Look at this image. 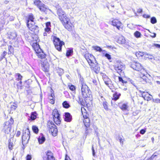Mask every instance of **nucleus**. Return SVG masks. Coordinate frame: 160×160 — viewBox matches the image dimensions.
I'll return each mask as SVG.
<instances>
[{
	"label": "nucleus",
	"mask_w": 160,
	"mask_h": 160,
	"mask_svg": "<svg viewBox=\"0 0 160 160\" xmlns=\"http://www.w3.org/2000/svg\"><path fill=\"white\" fill-rule=\"evenodd\" d=\"M136 55L137 57H139L142 56V53L141 52H140L139 53L138 52H136Z\"/></svg>",
	"instance_id": "3c124183"
},
{
	"label": "nucleus",
	"mask_w": 160,
	"mask_h": 160,
	"mask_svg": "<svg viewBox=\"0 0 160 160\" xmlns=\"http://www.w3.org/2000/svg\"><path fill=\"white\" fill-rule=\"evenodd\" d=\"M53 42L56 49L58 51H61L62 45L64 44V42L61 41L59 38L54 36L53 37Z\"/></svg>",
	"instance_id": "423d86ee"
},
{
	"label": "nucleus",
	"mask_w": 160,
	"mask_h": 160,
	"mask_svg": "<svg viewBox=\"0 0 160 160\" xmlns=\"http://www.w3.org/2000/svg\"><path fill=\"white\" fill-rule=\"evenodd\" d=\"M81 91L82 97L83 98H86L89 96L90 94V92L88 88L86 83L83 81H81Z\"/></svg>",
	"instance_id": "f03ea898"
},
{
	"label": "nucleus",
	"mask_w": 160,
	"mask_h": 160,
	"mask_svg": "<svg viewBox=\"0 0 160 160\" xmlns=\"http://www.w3.org/2000/svg\"><path fill=\"white\" fill-rule=\"evenodd\" d=\"M58 72L60 76H61L64 73L63 70L61 68H59Z\"/></svg>",
	"instance_id": "37998d69"
},
{
	"label": "nucleus",
	"mask_w": 160,
	"mask_h": 160,
	"mask_svg": "<svg viewBox=\"0 0 160 160\" xmlns=\"http://www.w3.org/2000/svg\"><path fill=\"white\" fill-rule=\"evenodd\" d=\"M139 92L140 93L142 97L145 100H149L152 98V96L148 92L143 91L139 90Z\"/></svg>",
	"instance_id": "9d476101"
},
{
	"label": "nucleus",
	"mask_w": 160,
	"mask_h": 160,
	"mask_svg": "<svg viewBox=\"0 0 160 160\" xmlns=\"http://www.w3.org/2000/svg\"><path fill=\"white\" fill-rule=\"evenodd\" d=\"M85 58L90 65H92L91 64H94L95 59L93 55L88 53H86L85 55Z\"/></svg>",
	"instance_id": "1a4fd4ad"
},
{
	"label": "nucleus",
	"mask_w": 160,
	"mask_h": 160,
	"mask_svg": "<svg viewBox=\"0 0 160 160\" xmlns=\"http://www.w3.org/2000/svg\"><path fill=\"white\" fill-rule=\"evenodd\" d=\"M54 91L53 90L51 89V93L50 95L48 96V98L49 100L55 98L54 94L53 93Z\"/></svg>",
	"instance_id": "a878e982"
},
{
	"label": "nucleus",
	"mask_w": 160,
	"mask_h": 160,
	"mask_svg": "<svg viewBox=\"0 0 160 160\" xmlns=\"http://www.w3.org/2000/svg\"><path fill=\"white\" fill-rule=\"evenodd\" d=\"M50 22H47L46 24V28H50Z\"/></svg>",
	"instance_id": "6e6d98bb"
},
{
	"label": "nucleus",
	"mask_w": 160,
	"mask_h": 160,
	"mask_svg": "<svg viewBox=\"0 0 160 160\" xmlns=\"http://www.w3.org/2000/svg\"><path fill=\"white\" fill-rule=\"evenodd\" d=\"M46 54L41 49V64L42 66V69L45 72H48L49 69V64L47 59L45 58Z\"/></svg>",
	"instance_id": "f257e3e1"
},
{
	"label": "nucleus",
	"mask_w": 160,
	"mask_h": 160,
	"mask_svg": "<svg viewBox=\"0 0 160 160\" xmlns=\"http://www.w3.org/2000/svg\"><path fill=\"white\" fill-rule=\"evenodd\" d=\"M140 76L141 78L143 79V80L144 81V82H147V80L148 79V78L145 76L144 74H140Z\"/></svg>",
	"instance_id": "c756f323"
},
{
	"label": "nucleus",
	"mask_w": 160,
	"mask_h": 160,
	"mask_svg": "<svg viewBox=\"0 0 160 160\" xmlns=\"http://www.w3.org/2000/svg\"><path fill=\"white\" fill-rule=\"evenodd\" d=\"M34 18L33 17V15L32 14H30L28 17V20L27 22H28L30 21H34L33 19Z\"/></svg>",
	"instance_id": "72a5a7b5"
},
{
	"label": "nucleus",
	"mask_w": 160,
	"mask_h": 160,
	"mask_svg": "<svg viewBox=\"0 0 160 160\" xmlns=\"http://www.w3.org/2000/svg\"><path fill=\"white\" fill-rule=\"evenodd\" d=\"M73 52V51L72 50H70L67 51L66 53V56L68 57H69L71 55V54Z\"/></svg>",
	"instance_id": "ea45409f"
},
{
	"label": "nucleus",
	"mask_w": 160,
	"mask_h": 160,
	"mask_svg": "<svg viewBox=\"0 0 160 160\" xmlns=\"http://www.w3.org/2000/svg\"><path fill=\"white\" fill-rule=\"evenodd\" d=\"M154 46H155L157 48H160V45H159L158 44H154Z\"/></svg>",
	"instance_id": "680f3d73"
},
{
	"label": "nucleus",
	"mask_w": 160,
	"mask_h": 160,
	"mask_svg": "<svg viewBox=\"0 0 160 160\" xmlns=\"http://www.w3.org/2000/svg\"><path fill=\"white\" fill-rule=\"evenodd\" d=\"M151 22L152 24H155L157 22V20L154 17L152 18L151 19Z\"/></svg>",
	"instance_id": "58836bf2"
},
{
	"label": "nucleus",
	"mask_w": 160,
	"mask_h": 160,
	"mask_svg": "<svg viewBox=\"0 0 160 160\" xmlns=\"http://www.w3.org/2000/svg\"><path fill=\"white\" fill-rule=\"evenodd\" d=\"M52 115L54 122L57 125L60 124L61 122L60 114L57 109L53 110Z\"/></svg>",
	"instance_id": "0eeeda50"
},
{
	"label": "nucleus",
	"mask_w": 160,
	"mask_h": 160,
	"mask_svg": "<svg viewBox=\"0 0 160 160\" xmlns=\"http://www.w3.org/2000/svg\"><path fill=\"white\" fill-rule=\"evenodd\" d=\"M17 76L18 77V80H21L22 78V76L21 75L19 74V73H17Z\"/></svg>",
	"instance_id": "864d4df0"
},
{
	"label": "nucleus",
	"mask_w": 160,
	"mask_h": 160,
	"mask_svg": "<svg viewBox=\"0 0 160 160\" xmlns=\"http://www.w3.org/2000/svg\"><path fill=\"white\" fill-rule=\"evenodd\" d=\"M68 87L69 88V89L72 91H73L75 89V86L73 85H68Z\"/></svg>",
	"instance_id": "c03bdc74"
},
{
	"label": "nucleus",
	"mask_w": 160,
	"mask_h": 160,
	"mask_svg": "<svg viewBox=\"0 0 160 160\" xmlns=\"http://www.w3.org/2000/svg\"><path fill=\"white\" fill-rule=\"evenodd\" d=\"M13 120L11 118L9 120L5 123L3 130L6 134H10L12 128V125L13 123Z\"/></svg>",
	"instance_id": "20e7f679"
},
{
	"label": "nucleus",
	"mask_w": 160,
	"mask_h": 160,
	"mask_svg": "<svg viewBox=\"0 0 160 160\" xmlns=\"http://www.w3.org/2000/svg\"><path fill=\"white\" fill-rule=\"evenodd\" d=\"M47 127L49 132H51L53 136L55 137L57 135L58 130L56 125L52 121H49L48 122Z\"/></svg>",
	"instance_id": "7ed1b4c3"
},
{
	"label": "nucleus",
	"mask_w": 160,
	"mask_h": 160,
	"mask_svg": "<svg viewBox=\"0 0 160 160\" xmlns=\"http://www.w3.org/2000/svg\"><path fill=\"white\" fill-rule=\"evenodd\" d=\"M7 53V52H6L5 51H4L3 52V55H2V56L1 57V58H2V59L4 58V57L6 55V54Z\"/></svg>",
	"instance_id": "13d9d810"
},
{
	"label": "nucleus",
	"mask_w": 160,
	"mask_h": 160,
	"mask_svg": "<svg viewBox=\"0 0 160 160\" xmlns=\"http://www.w3.org/2000/svg\"><path fill=\"white\" fill-rule=\"evenodd\" d=\"M129 82L134 86L136 87V86H135V83H134V81H132V80H129Z\"/></svg>",
	"instance_id": "bf43d9fd"
},
{
	"label": "nucleus",
	"mask_w": 160,
	"mask_h": 160,
	"mask_svg": "<svg viewBox=\"0 0 160 160\" xmlns=\"http://www.w3.org/2000/svg\"><path fill=\"white\" fill-rule=\"evenodd\" d=\"M114 68L118 73L121 72L125 68V65L121 62H117L115 65Z\"/></svg>",
	"instance_id": "6e6552de"
},
{
	"label": "nucleus",
	"mask_w": 160,
	"mask_h": 160,
	"mask_svg": "<svg viewBox=\"0 0 160 160\" xmlns=\"http://www.w3.org/2000/svg\"><path fill=\"white\" fill-rule=\"evenodd\" d=\"M118 79L119 81L120 82H121L123 84H126L127 83V81L123 80L122 77H119Z\"/></svg>",
	"instance_id": "79ce46f5"
},
{
	"label": "nucleus",
	"mask_w": 160,
	"mask_h": 160,
	"mask_svg": "<svg viewBox=\"0 0 160 160\" xmlns=\"http://www.w3.org/2000/svg\"><path fill=\"white\" fill-rule=\"evenodd\" d=\"M51 28H45V31L46 32H47L50 33L49 32H50Z\"/></svg>",
	"instance_id": "09e8293b"
},
{
	"label": "nucleus",
	"mask_w": 160,
	"mask_h": 160,
	"mask_svg": "<svg viewBox=\"0 0 160 160\" xmlns=\"http://www.w3.org/2000/svg\"><path fill=\"white\" fill-rule=\"evenodd\" d=\"M32 159V156L30 155H28L26 157V160H31Z\"/></svg>",
	"instance_id": "8fccbe9b"
},
{
	"label": "nucleus",
	"mask_w": 160,
	"mask_h": 160,
	"mask_svg": "<svg viewBox=\"0 0 160 160\" xmlns=\"http://www.w3.org/2000/svg\"><path fill=\"white\" fill-rule=\"evenodd\" d=\"M68 20V22H65V23H62L65 28L69 31H71L73 28V26L72 24Z\"/></svg>",
	"instance_id": "f3484780"
},
{
	"label": "nucleus",
	"mask_w": 160,
	"mask_h": 160,
	"mask_svg": "<svg viewBox=\"0 0 160 160\" xmlns=\"http://www.w3.org/2000/svg\"><path fill=\"white\" fill-rule=\"evenodd\" d=\"M9 54L12 53L13 52V48L11 46L8 47Z\"/></svg>",
	"instance_id": "a19ab883"
},
{
	"label": "nucleus",
	"mask_w": 160,
	"mask_h": 160,
	"mask_svg": "<svg viewBox=\"0 0 160 160\" xmlns=\"http://www.w3.org/2000/svg\"><path fill=\"white\" fill-rule=\"evenodd\" d=\"M131 67L133 69L139 71L142 69V67L140 63L136 62H132L131 65Z\"/></svg>",
	"instance_id": "4468645a"
},
{
	"label": "nucleus",
	"mask_w": 160,
	"mask_h": 160,
	"mask_svg": "<svg viewBox=\"0 0 160 160\" xmlns=\"http://www.w3.org/2000/svg\"><path fill=\"white\" fill-rule=\"evenodd\" d=\"M154 102H157V103H158V102L160 103V99H156L155 100Z\"/></svg>",
	"instance_id": "69168bd1"
},
{
	"label": "nucleus",
	"mask_w": 160,
	"mask_h": 160,
	"mask_svg": "<svg viewBox=\"0 0 160 160\" xmlns=\"http://www.w3.org/2000/svg\"><path fill=\"white\" fill-rule=\"evenodd\" d=\"M62 23H65V22H68V20H69V19L66 16V14H63L62 16V19H59Z\"/></svg>",
	"instance_id": "412c9836"
},
{
	"label": "nucleus",
	"mask_w": 160,
	"mask_h": 160,
	"mask_svg": "<svg viewBox=\"0 0 160 160\" xmlns=\"http://www.w3.org/2000/svg\"><path fill=\"white\" fill-rule=\"evenodd\" d=\"M13 144L12 142H10L8 145L9 148L10 150H12L13 148Z\"/></svg>",
	"instance_id": "de8ad7c7"
},
{
	"label": "nucleus",
	"mask_w": 160,
	"mask_h": 160,
	"mask_svg": "<svg viewBox=\"0 0 160 160\" xmlns=\"http://www.w3.org/2000/svg\"><path fill=\"white\" fill-rule=\"evenodd\" d=\"M92 65H90L91 68H93V70L97 73H98L100 70V68L98 65L94 67V65L92 64Z\"/></svg>",
	"instance_id": "4be33fe9"
},
{
	"label": "nucleus",
	"mask_w": 160,
	"mask_h": 160,
	"mask_svg": "<svg viewBox=\"0 0 160 160\" xmlns=\"http://www.w3.org/2000/svg\"><path fill=\"white\" fill-rule=\"evenodd\" d=\"M93 48L96 51H99V52H101L102 51V49L98 46H93Z\"/></svg>",
	"instance_id": "c9c22d12"
},
{
	"label": "nucleus",
	"mask_w": 160,
	"mask_h": 160,
	"mask_svg": "<svg viewBox=\"0 0 160 160\" xmlns=\"http://www.w3.org/2000/svg\"><path fill=\"white\" fill-rule=\"evenodd\" d=\"M45 140L46 138L44 135L41 133V144L43 143Z\"/></svg>",
	"instance_id": "cd10ccee"
},
{
	"label": "nucleus",
	"mask_w": 160,
	"mask_h": 160,
	"mask_svg": "<svg viewBox=\"0 0 160 160\" xmlns=\"http://www.w3.org/2000/svg\"><path fill=\"white\" fill-rule=\"evenodd\" d=\"M56 8L57 10V14L58 15L59 18V19H61L62 16L63 14H65V13L58 5L56 7Z\"/></svg>",
	"instance_id": "2eb2a0df"
},
{
	"label": "nucleus",
	"mask_w": 160,
	"mask_h": 160,
	"mask_svg": "<svg viewBox=\"0 0 160 160\" xmlns=\"http://www.w3.org/2000/svg\"><path fill=\"white\" fill-rule=\"evenodd\" d=\"M84 119L83 120V122L84 123L85 126L86 128H88L90 125V120L89 118L86 116H83Z\"/></svg>",
	"instance_id": "a211bd4d"
},
{
	"label": "nucleus",
	"mask_w": 160,
	"mask_h": 160,
	"mask_svg": "<svg viewBox=\"0 0 160 160\" xmlns=\"http://www.w3.org/2000/svg\"><path fill=\"white\" fill-rule=\"evenodd\" d=\"M43 160H54L52 153L50 151L45 152V154L42 157Z\"/></svg>",
	"instance_id": "f8f14e48"
},
{
	"label": "nucleus",
	"mask_w": 160,
	"mask_h": 160,
	"mask_svg": "<svg viewBox=\"0 0 160 160\" xmlns=\"http://www.w3.org/2000/svg\"><path fill=\"white\" fill-rule=\"evenodd\" d=\"M72 120V116L69 112H65V113L64 120L67 122H70Z\"/></svg>",
	"instance_id": "aec40b11"
},
{
	"label": "nucleus",
	"mask_w": 160,
	"mask_h": 160,
	"mask_svg": "<svg viewBox=\"0 0 160 160\" xmlns=\"http://www.w3.org/2000/svg\"><path fill=\"white\" fill-rule=\"evenodd\" d=\"M32 47L35 51L36 53L37 54V56H38V57H39L40 56V55L39 54L40 53V47L39 44H37V43H33V44Z\"/></svg>",
	"instance_id": "dca6fc26"
},
{
	"label": "nucleus",
	"mask_w": 160,
	"mask_h": 160,
	"mask_svg": "<svg viewBox=\"0 0 160 160\" xmlns=\"http://www.w3.org/2000/svg\"><path fill=\"white\" fill-rule=\"evenodd\" d=\"M62 105L65 108H68L70 107V105L67 101H64L62 103Z\"/></svg>",
	"instance_id": "bb28decb"
},
{
	"label": "nucleus",
	"mask_w": 160,
	"mask_h": 160,
	"mask_svg": "<svg viewBox=\"0 0 160 160\" xmlns=\"http://www.w3.org/2000/svg\"><path fill=\"white\" fill-rule=\"evenodd\" d=\"M34 4L35 5L40 9V0H35L34 1Z\"/></svg>",
	"instance_id": "2f4dec72"
},
{
	"label": "nucleus",
	"mask_w": 160,
	"mask_h": 160,
	"mask_svg": "<svg viewBox=\"0 0 160 160\" xmlns=\"http://www.w3.org/2000/svg\"><path fill=\"white\" fill-rule=\"evenodd\" d=\"M140 76L141 78L143 79V80L144 81V82H147V80L148 79V78L145 76L144 74H140Z\"/></svg>",
	"instance_id": "7c9ffc66"
},
{
	"label": "nucleus",
	"mask_w": 160,
	"mask_h": 160,
	"mask_svg": "<svg viewBox=\"0 0 160 160\" xmlns=\"http://www.w3.org/2000/svg\"><path fill=\"white\" fill-rule=\"evenodd\" d=\"M118 42L120 44H124L125 42V40L123 37L121 36L118 38Z\"/></svg>",
	"instance_id": "5701e85b"
},
{
	"label": "nucleus",
	"mask_w": 160,
	"mask_h": 160,
	"mask_svg": "<svg viewBox=\"0 0 160 160\" xmlns=\"http://www.w3.org/2000/svg\"><path fill=\"white\" fill-rule=\"evenodd\" d=\"M110 23L113 26L115 27L118 30H120L122 25V23L117 19H111L109 21Z\"/></svg>",
	"instance_id": "9b49d317"
},
{
	"label": "nucleus",
	"mask_w": 160,
	"mask_h": 160,
	"mask_svg": "<svg viewBox=\"0 0 160 160\" xmlns=\"http://www.w3.org/2000/svg\"><path fill=\"white\" fill-rule=\"evenodd\" d=\"M120 108L122 110H127L128 108V106L126 104H123L120 107Z\"/></svg>",
	"instance_id": "393cba45"
},
{
	"label": "nucleus",
	"mask_w": 160,
	"mask_h": 160,
	"mask_svg": "<svg viewBox=\"0 0 160 160\" xmlns=\"http://www.w3.org/2000/svg\"><path fill=\"white\" fill-rule=\"evenodd\" d=\"M121 94L120 93H118L117 92H116L113 94V99L116 101L119 99Z\"/></svg>",
	"instance_id": "b1692460"
},
{
	"label": "nucleus",
	"mask_w": 160,
	"mask_h": 160,
	"mask_svg": "<svg viewBox=\"0 0 160 160\" xmlns=\"http://www.w3.org/2000/svg\"><path fill=\"white\" fill-rule=\"evenodd\" d=\"M27 25L29 29L32 31L34 32L37 29V28H38L37 25H35L34 21H30L28 22H27Z\"/></svg>",
	"instance_id": "ddd939ff"
},
{
	"label": "nucleus",
	"mask_w": 160,
	"mask_h": 160,
	"mask_svg": "<svg viewBox=\"0 0 160 160\" xmlns=\"http://www.w3.org/2000/svg\"><path fill=\"white\" fill-rule=\"evenodd\" d=\"M142 9L141 8H139L137 10V12L138 13H142Z\"/></svg>",
	"instance_id": "e2e57ef3"
},
{
	"label": "nucleus",
	"mask_w": 160,
	"mask_h": 160,
	"mask_svg": "<svg viewBox=\"0 0 160 160\" xmlns=\"http://www.w3.org/2000/svg\"><path fill=\"white\" fill-rule=\"evenodd\" d=\"M103 79L106 85L109 87L111 82L110 79L105 75L103 76Z\"/></svg>",
	"instance_id": "6ab92c4d"
},
{
	"label": "nucleus",
	"mask_w": 160,
	"mask_h": 160,
	"mask_svg": "<svg viewBox=\"0 0 160 160\" xmlns=\"http://www.w3.org/2000/svg\"><path fill=\"white\" fill-rule=\"evenodd\" d=\"M143 17L144 18H149L150 17V16L149 15H147L146 14H144L143 15Z\"/></svg>",
	"instance_id": "4d7b16f0"
},
{
	"label": "nucleus",
	"mask_w": 160,
	"mask_h": 160,
	"mask_svg": "<svg viewBox=\"0 0 160 160\" xmlns=\"http://www.w3.org/2000/svg\"><path fill=\"white\" fill-rule=\"evenodd\" d=\"M47 10V8L43 4L42 6L41 5V11L45 12Z\"/></svg>",
	"instance_id": "473e14b6"
},
{
	"label": "nucleus",
	"mask_w": 160,
	"mask_h": 160,
	"mask_svg": "<svg viewBox=\"0 0 160 160\" xmlns=\"http://www.w3.org/2000/svg\"><path fill=\"white\" fill-rule=\"evenodd\" d=\"M155 153L153 154L151 157V160H155V157L157 156V155H155Z\"/></svg>",
	"instance_id": "49530a36"
},
{
	"label": "nucleus",
	"mask_w": 160,
	"mask_h": 160,
	"mask_svg": "<svg viewBox=\"0 0 160 160\" xmlns=\"http://www.w3.org/2000/svg\"><path fill=\"white\" fill-rule=\"evenodd\" d=\"M105 56L109 60L111 59V55L108 53H106L105 54Z\"/></svg>",
	"instance_id": "a18cd8bd"
},
{
	"label": "nucleus",
	"mask_w": 160,
	"mask_h": 160,
	"mask_svg": "<svg viewBox=\"0 0 160 160\" xmlns=\"http://www.w3.org/2000/svg\"><path fill=\"white\" fill-rule=\"evenodd\" d=\"M32 129L33 131L35 133H37L38 132L39 129L36 126H33L32 127Z\"/></svg>",
	"instance_id": "f704fd0d"
},
{
	"label": "nucleus",
	"mask_w": 160,
	"mask_h": 160,
	"mask_svg": "<svg viewBox=\"0 0 160 160\" xmlns=\"http://www.w3.org/2000/svg\"><path fill=\"white\" fill-rule=\"evenodd\" d=\"M30 132L28 128H27L23 131L22 137V142L23 145L28 143L30 138Z\"/></svg>",
	"instance_id": "39448f33"
},
{
	"label": "nucleus",
	"mask_w": 160,
	"mask_h": 160,
	"mask_svg": "<svg viewBox=\"0 0 160 160\" xmlns=\"http://www.w3.org/2000/svg\"><path fill=\"white\" fill-rule=\"evenodd\" d=\"M146 132V129H141L140 131V133L142 134H143L145 133Z\"/></svg>",
	"instance_id": "603ef678"
},
{
	"label": "nucleus",
	"mask_w": 160,
	"mask_h": 160,
	"mask_svg": "<svg viewBox=\"0 0 160 160\" xmlns=\"http://www.w3.org/2000/svg\"><path fill=\"white\" fill-rule=\"evenodd\" d=\"M119 139L120 142L122 143L123 141V139H122L121 138H119Z\"/></svg>",
	"instance_id": "774afa93"
},
{
	"label": "nucleus",
	"mask_w": 160,
	"mask_h": 160,
	"mask_svg": "<svg viewBox=\"0 0 160 160\" xmlns=\"http://www.w3.org/2000/svg\"><path fill=\"white\" fill-rule=\"evenodd\" d=\"M92 82L95 85H96L97 84V81L96 80H93L92 81Z\"/></svg>",
	"instance_id": "338daca9"
},
{
	"label": "nucleus",
	"mask_w": 160,
	"mask_h": 160,
	"mask_svg": "<svg viewBox=\"0 0 160 160\" xmlns=\"http://www.w3.org/2000/svg\"><path fill=\"white\" fill-rule=\"evenodd\" d=\"M134 36L137 38H140L141 37V33L138 31H137L135 32L134 33Z\"/></svg>",
	"instance_id": "c85d7f7f"
},
{
	"label": "nucleus",
	"mask_w": 160,
	"mask_h": 160,
	"mask_svg": "<svg viewBox=\"0 0 160 160\" xmlns=\"http://www.w3.org/2000/svg\"><path fill=\"white\" fill-rule=\"evenodd\" d=\"M36 118V113H34V112H32V114L31 115V118L32 120H34Z\"/></svg>",
	"instance_id": "4c0bfd02"
},
{
	"label": "nucleus",
	"mask_w": 160,
	"mask_h": 160,
	"mask_svg": "<svg viewBox=\"0 0 160 160\" xmlns=\"http://www.w3.org/2000/svg\"><path fill=\"white\" fill-rule=\"evenodd\" d=\"M103 105L104 108L106 110H108V108L107 102L106 101L103 102Z\"/></svg>",
	"instance_id": "e433bc0d"
},
{
	"label": "nucleus",
	"mask_w": 160,
	"mask_h": 160,
	"mask_svg": "<svg viewBox=\"0 0 160 160\" xmlns=\"http://www.w3.org/2000/svg\"><path fill=\"white\" fill-rule=\"evenodd\" d=\"M21 134V132H20L19 131H17V133L16 134V136L17 137H19Z\"/></svg>",
	"instance_id": "052dcab7"
},
{
	"label": "nucleus",
	"mask_w": 160,
	"mask_h": 160,
	"mask_svg": "<svg viewBox=\"0 0 160 160\" xmlns=\"http://www.w3.org/2000/svg\"><path fill=\"white\" fill-rule=\"evenodd\" d=\"M65 160H71L70 158H69V157L67 155H66L65 156Z\"/></svg>",
	"instance_id": "0e129e2a"
},
{
	"label": "nucleus",
	"mask_w": 160,
	"mask_h": 160,
	"mask_svg": "<svg viewBox=\"0 0 160 160\" xmlns=\"http://www.w3.org/2000/svg\"><path fill=\"white\" fill-rule=\"evenodd\" d=\"M55 98L54 99L49 100V102L51 104H53L55 102Z\"/></svg>",
	"instance_id": "5fc2aeb1"
}]
</instances>
